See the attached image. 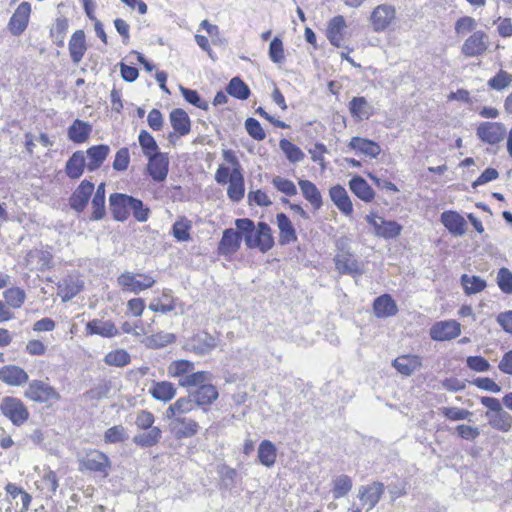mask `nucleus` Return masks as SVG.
I'll list each match as a JSON object with an SVG mask.
<instances>
[{
    "instance_id": "obj_1",
    "label": "nucleus",
    "mask_w": 512,
    "mask_h": 512,
    "mask_svg": "<svg viewBox=\"0 0 512 512\" xmlns=\"http://www.w3.org/2000/svg\"><path fill=\"white\" fill-rule=\"evenodd\" d=\"M225 164H220L214 174V179L219 185L227 186V197L232 202H240L245 195V179L240 161L236 153L231 150L222 152Z\"/></svg>"
},
{
    "instance_id": "obj_2",
    "label": "nucleus",
    "mask_w": 512,
    "mask_h": 512,
    "mask_svg": "<svg viewBox=\"0 0 512 512\" xmlns=\"http://www.w3.org/2000/svg\"><path fill=\"white\" fill-rule=\"evenodd\" d=\"M194 410L190 397H179L166 409L165 416L170 420L169 429L177 440L192 438L200 431L199 423L186 414Z\"/></svg>"
},
{
    "instance_id": "obj_3",
    "label": "nucleus",
    "mask_w": 512,
    "mask_h": 512,
    "mask_svg": "<svg viewBox=\"0 0 512 512\" xmlns=\"http://www.w3.org/2000/svg\"><path fill=\"white\" fill-rule=\"evenodd\" d=\"M179 385L184 388L196 387L188 396L191 398L194 407L197 406L207 412L218 400L219 391L211 383V374L208 371H197L179 380Z\"/></svg>"
},
{
    "instance_id": "obj_4",
    "label": "nucleus",
    "mask_w": 512,
    "mask_h": 512,
    "mask_svg": "<svg viewBox=\"0 0 512 512\" xmlns=\"http://www.w3.org/2000/svg\"><path fill=\"white\" fill-rule=\"evenodd\" d=\"M109 209L114 220L126 221L130 215L138 222H146L151 214L150 208L142 200L124 193H112L109 196Z\"/></svg>"
},
{
    "instance_id": "obj_5",
    "label": "nucleus",
    "mask_w": 512,
    "mask_h": 512,
    "mask_svg": "<svg viewBox=\"0 0 512 512\" xmlns=\"http://www.w3.org/2000/svg\"><path fill=\"white\" fill-rule=\"evenodd\" d=\"M235 226L243 233L247 248L266 253L274 247L273 232L266 222H258L255 225L249 218H238L235 220Z\"/></svg>"
},
{
    "instance_id": "obj_6",
    "label": "nucleus",
    "mask_w": 512,
    "mask_h": 512,
    "mask_svg": "<svg viewBox=\"0 0 512 512\" xmlns=\"http://www.w3.org/2000/svg\"><path fill=\"white\" fill-rule=\"evenodd\" d=\"M154 423L155 416L152 412L140 410L136 414L135 425L138 430H147V432L135 435L132 439L133 443L141 448L156 446L162 438V431L154 426Z\"/></svg>"
},
{
    "instance_id": "obj_7",
    "label": "nucleus",
    "mask_w": 512,
    "mask_h": 512,
    "mask_svg": "<svg viewBox=\"0 0 512 512\" xmlns=\"http://www.w3.org/2000/svg\"><path fill=\"white\" fill-rule=\"evenodd\" d=\"M79 471L90 473L95 476L106 478L111 471V460L102 451L98 449H89L78 459Z\"/></svg>"
},
{
    "instance_id": "obj_8",
    "label": "nucleus",
    "mask_w": 512,
    "mask_h": 512,
    "mask_svg": "<svg viewBox=\"0 0 512 512\" xmlns=\"http://www.w3.org/2000/svg\"><path fill=\"white\" fill-rule=\"evenodd\" d=\"M480 402L488 409L485 416L493 429L501 432H509L512 429V416L503 409L497 398L483 396Z\"/></svg>"
},
{
    "instance_id": "obj_9",
    "label": "nucleus",
    "mask_w": 512,
    "mask_h": 512,
    "mask_svg": "<svg viewBox=\"0 0 512 512\" xmlns=\"http://www.w3.org/2000/svg\"><path fill=\"white\" fill-rule=\"evenodd\" d=\"M155 284L156 279L151 273L124 271L117 277V285L124 293L139 294Z\"/></svg>"
},
{
    "instance_id": "obj_10",
    "label": "nucleus",
    "mask_w": 512,
    "mask_h": 512,
    "mask_svg": "<svg viewBox=\"0 0 512 512\" xmlns=\"http://www.w3.org/2000/svg\"><path fill=\"white\" fill-rule=\"evenodd\" d=\"M24 396L31 402L49 406L61 400V394L56 388L40 379L28 381Z\"/></svg>"
},
{
    "instance_id": "obj_11",
    "label": "nucleus",
    "mask_w": 512,
    "mask_h": 512,
    "mask_svg": "<svg viewBox=\"0 0 512 512\" xmlns=\"http://www.w3.org/2000/svg\"><path fill=\"white\" fill-rule=\"evenodd\" d=\"M0 412L16 427L24 425L30 418L26 404L15 396H5L1 399Z\"/></svg>"
},
{
    "instance_id": "obj_12",
    "label": "nucleus",
    "mask_w": 512,
    "mask_h": 512,
    "mask_svg": "<svg viewBox=\"0 0 512 512\" xmlns=\"http://www.w3.org/2000/svg\"><path fill=\"white\" fill-rule=\"evenodd\" d=\"M397 21L396 8L390 4L377 5L370 13L369 22L376 33L392 30Z\"/></svg>"
},
{
    "instance_id": "obj_13",
    "label": "nucleus",
    "mask_w": 512,
    "mask_h": 512,
    "mask_svg": "<svg viewBox=\"0 0 512 512\" xmlns=\"http://www.w3.org/2000/svg\"><path fill=\"white\" fill-rule=\"evenodd\" d=\"M366 222L373 228L374 234L383 239H395L402 233L403 227L394 220H385L376 212H370L365 216Z\"/></svg>"
},
{
    "instance_id": "obj_14",
    "label": "nucleus",
    "mask_w": 512,
    "mask_h": 512,
    "mask_svg": "<svg viewBox=\"0 0 512 512\" xmlns=\"http://www.w3.org/2000/svg\"><path fill=\"white\" fill-rule=\"evenodd\" d=\"M489 48V36L484 30H476L469 35L461 46V53L468 58L479 57Z\"/></svg>"
},
{
    "instance_id": "obj_15",
    "label": "nucleus",
    "mask_w": 512,
    "mask_h": 512,
    "mask_svg": "<svg viewBox=\"0 0 512 512\" xmlns=\"http://www.w3.org/2000/svg\"><path fill=\"white\" fill-rule=\"evenodd\" d=\"M326 37L334 47H344L350 38L348 27L344 16L337 15L331 18L327 24Z\"/></svg>"
},
{
    "instance_id": "obj_16",
    "label": "nucleus",
    "mask_w": 512,
    "mask_h": 512,
    "mask_svg": "<svg viewBox=\"0 0 512 512\" xmlns=\"http://www.w3.org/2000/svg\"><path fill=\"white\" fill-rule=\"evenodd\" d=\"M479 140L488 145H498L505 136V127L500 122H481L476 128Z\"/></svg>"
},
{
    "instance_id": "obj_17",
    "label": "nucleus",
    "mask_w": 512,
    "mask_h": 512,
    "mask_svg": "<svg viewBox=\"0 0 512 512\" xmlns=\"http://www.w3.org/2000/svg\"><path fill=\"white\" fill-rule=\"evenodd\" d=\"M243 233L238 229L227 228L223 231L222 237L217 246L218 255L231 257L241 247Z\"/></svg>"
},
{
    "instance_id": "obj_18",
    "label": "nucleus",
    "mask_w": 512,
    "mask_h": 512,
    "mask_svg": "<svg viewBox=\"0 0 512 512\" xmlns=\"http://www.w3.org/2000/svg\"><path fill=\"white\" fill-rule=\"evenodd\" d=\"M31 4L29 2H21L8 22V30L14 36H20L28 27L31 15Z\"/></svg>"
},
{
    "instance_id": "obj_19",
    "label": "nucleus",
    "mask_w": 512,
    "mask_h": 512,
    "mask_svg": "<svg viewBox=\"0 0 512 512\" xmlns=\"http://www.w3.org/2000/svg\"><path fill=\"white\" fill-rule=\"evenodd\" d=\"M335 269L342 275H361L363 273L362 264L355 255L349 251L341 250L334 257Z\"/></svg>"
},
{
    "instance_id": "obj_20",
    "label": "nucleus",
    "mask_w": 512,
    "mask_h": 512,
    "mask_svg": "<svg viewBox=\"0 0 512 512\" xmlns=\"http://www.w3.org/2000/svg\"><path fill=\"white\" fill-rule=\"evenodd\" d=\"M384 492V484L378 481L361 486L358 491V498L361 502L362 508L366 509V511L373 509L381 500Z\"/></svg>"
},
{
    "instance_id": "obj_21",
    "label": "nucleus",
    "mask_w": 512,
    "mask_h": 512,
    "mask_svg": "<svg viewBox=\"0 0 512 512\" xmlns=\"http://www.w3.org/2000/svg\"><path fill=\"white\" fill-rule=\"evenodd\" d=\"M429 334L435 341H449L461 334V325L456 320L438 321L430 328Z\"/></svg>"
},
{
    "instance_id": "obj_22",
    "label": "nucleus",
    "mask_w": 512,
    "mask_h": 512,
    "mask_svg": "<svg viewBox=\"0 0 512 512\" xmlns=\"http://www.w3.org/2000/svg\"><path fill=\"white\" fill-rule=\"evenodd\" d=\"M94 190L95 185L93 182L87 179L82 180L69 198L70 207L78 213L83 212L87 207Z\"/></svg>"
},
{
    "instance_id": "obj_23",
    "label": "nucleus",
    "mask_w": 512,
    "mask_h": 512,
    "mask_svg": "<svg viewBox=\"0 0 512 512\" xmlns=\"http://www.w3.org/2000/svg\"><path fill=\"white\" fill-rule=\"evenodd\" d=\"M169 121L173 131L168 138L172 142L173 138H180L191 132V120L188 113L182 108H175L169 114Z\"/></svg>"
},
{
    "instance_id": "obj_24",
    "label": "nucleus",
    "mask_w": 512,
    "mask_h": 512,
    "mask_svg": "<svg viewBox=\"0 0 512 512\" xmlns=\"http://www.w3.org/2000/svg\"><path fill=\"white\" fill-rule=\"evenodd\" d=\"M147 172L155 182H163L169 171V158L166 153L159 152L147 157Z\"/></svg>"
},
{
    "instance_id": "obj_25",
    "label": "nucleus",
    "mask_w": 512,
    "mask_h": 512,
    "mask_svg": "<svg viewBox=\"0 0 512 512\" xmlns=\"http://www.w3.org/2000/svg\"><path fill=\"white\" fill-rule=\"evenodd\" d=\"M0 381L7 386L20 387L28 383L29 375L24 368L7 364L0 367Z\"/></svg>"
},
{
    "instance_id": "obj_26",
    "label": "nucleus",
    "mask_w": 512,
    "mask_h": 512,
    "mask_svg": "<svg viewBox=\"0 0 512 512\" xmlns=\"http://www.w3.org/2000/svg\"><path fill=\"white\" fill-rule=\"evenodd\" d=\"M84 288V283L76 274H69L57 285V293L63 302H67L78 295Z\"/></svg>"
},
{
    "instance_id": "obj_27",
    "label": "nucleus",
    "mask_w": 512,
    "mask_h": 512,
    "mask_svg": "<svg viewBox=\"0 0 512 512\" xmlns=\"http://www.w3.org/2000/svg\"><path fill=\"white\" fill-rule=\"evenodd\" d=\"M328 192L331 201L337 209L344 216L352 217L354 212L353 203L346 189L342 185L336 184L331 186Z\"/></svg>"
},
{
    "instance_id": "obj_28",
    "label": "nucleus",
    "mask_w": 512,
    "mask_h": 512,
    "mask_svg": "<svg viewBox=\"0 0 512 512\" xmlns=\"http://www.w3.org/2000/svg\"><path fill=\"white\" fill-rule=\"evenodd\" d=\"M347 146L356 154L369 158H377L382 151L381 146L377 142L359 136L352 137Z\"/></svg>"
},
{
    "instance_id": "obj_29",
    "label": "nucleus",
    "mask_w": 512,
    "mask_h": 512,
    "mask_svg": "<svg viewBox=\"0 0 512 512\" xmlns=\"http://www.w3.org/2000/svg\"><path fill=\"white\" fill-rule=\"evenodd\" d=\"M88 49V45L86 42V34L84 30L78 29L70 37L68 43L69 55L74 64H79Z\"/></svg>"
},
{
    "instance_id": "obj_30",
    "label": "nucleus",
    "mask_w": 512,
    "mask_h": 512,
    "mask_svg": "<svg viewBox=\"0 0 512 512\" xmlns=\"http://www.w3.org/2000/svg\"><path fill=\"white\" fill-rule=\"evenodd\" d=\"M87 335H99L103 338H113L119 335V330L111 320L92 319L85 326Z\"/></svg>"
},
{
    "instance_id": "obj_31",
    "label": "nucleus",
    "mask_w": 512,
    "mask_h": 512,
    "mask_svg": "<svg viewBox=\"0 0 512 512\" xmlns=\"http://www.w3.org/2000/svg\"><path fill=\"white\" fill-rule=\"evenodd\" d=\"M372 309L375 317L389 318L395 316L399 309L397 303L390 294H382L376 297L372 304Z\"/></svg>"
},
{
    "instance_id": "obj_32",
    "label": "nucleus",
    "mask_w": 512,
    "mask_h": 512,
    "mask_svg": "<svg viewBox=\"0 0 512 512\" xmlns=\"http://www.w3.org/2000/svg\"><path fill=\"white\" fill-rule=\"evenodd\" d=\"M276 224L279 230V243L287 245L298 240L296 229L291 219L283 212L276 215Z\"/></svg>"
},
{
    "instance_id": "obj_33",
    "label": "nucleus",
    "mask_w": 512,
    "mask_h": 512,
    "mask_svg": "<svg viewBox=\"0 0 512 512\" xmlns=\"http://www.w3.org/2000/svg\"><path fill=\"white\" fill-rule=\"evenodd\" d=\"M440 220L444 227L455 236H462L466 232V220L454 210H447L441 214Z\"/></svg>"
},
{
    "instance_id": "obj_34",
    "label": "nucleus",
    "mask_w": 512,
    "mask_h": 512,
    "mask_svg": "<svg viewBox=\"0 0 512 512\" xmlns=\"http://www.w3.org/2000/svg\"><path fill=\"white\" fill-rule=\"evenodd\" d=\"M298 185L303 198L311 205L312 209L320 210L323 206V197L316 184L307 179H299Z\"/></svg>"
},
{
    "instance_id": "obj_35",
    "label": "nucleus",
    "mask_w": 512,
    "mask_h": 512,
    "mask_svg": "<svg viewBox=\"0 0 512 512\" xmlns=\"http://www.w3.org/2000/svg\"><path fill=\"white\" fill-rule=\"evenodd\" d=\"M351 117L355 121L368 120L374 115V108L363 96L353 97L348 104Z\"/></svg>"
},
{
    "instance_id": "obj_36",
    "label": "nucleus",
    "mask_w": 512,
    "mask_h": 512,
    "mask_svg": "<svg viewBox=\"0 0 512 512\" xmlns=\"http://www.w3.org/2000/svg\"><path fill=\"white\" fill-rule=\"evenodd\" d=\"M348 186L350 191L361 201L365 203H371L374 201L376 196L374 189L361 176H353L349 180Z\"/></svg>"
},
{
    "instance_id": "obj_37",
    "label": "nucleus",
    "mask_w": 512,
    "mask_h": 512,
    "mask_svg": "<svg viewBox=\"0 0 512 512\" xmlns=\"http://www.w3.org/2000/svg\"><path fill=\"white\" fill-rule=\"evenodd\" d=\"M392 366L403 376H411L422 366V358L414 354H404L393 360Z\"/></svg>"
},
{
    "instance_id": "obj_38",
    "label": "nucleus",
    "mask_w": 512,
    "mask_h": 512,
    "mask_svg": "<svg viewBox=\"0 0 512 512\" xmlns=\"http://www.w3.org/2000/svg\"><path fill=\"white\" fill-rule=\"evenodd\" d=\"M110 148L106 144L93 145L86 150L87 170L90 172L98 170L106 161Z\"/></svg>"
},
{
    "instance_id": "obj_39",
    "label": "nucleus",
    "mask_w": 512,
    "mask_h": 512,
    "mask_svg": "<svg viewBox=\"0 0 512 512\" xmlns=\"http://www.w3.org/2000/svg\"><path fill=\"white\" fill-rule=\"evenodd\" d=\"M87 168L85 155L81 150L75 151L65 164V174L71 180L79 179Z\"/></svg>"
},
{
    "instance_id": "obj_40",
    "label": "nucleus",
    "mask_w": 512,
    "mask_h": 512,
    "mask_svg": "<svg viewBox=\"0 0 512 512\" xmlns=\"http://www.w3.org/2000/svg\"><path fill=\"white\" fill-rule=\"evenodd\" d=\"M149 393L155 400L167 403L175 397L177 389L169 381H153Z\"/></svg>"
},
{
    "instance_id": "obj_41",
    "label": "nucleus",
    "mask_w": 512,
    "mask_h": 512,
    "mask_svg": "<svg viewBox=\"0 0 512 512\" xmlns=\"http://www.w3.org/2000/svg\"><path fill=\"white\" fill-rule=\"evenodd\" d=\"M92 132V127L89 123L75 119L69 126L67 134L70 141L75 144L85 143Z\"/></svg>"
},
{
    "instance_id": "obj_42",
    "label": "nucleus",
    "mask_w": 512,
    "mask_h": 512,
    "mask_svg": "<svg viewBox=\"0 0 512 512\" xmlns=\"http://www.w3.org/2000/svg\"><path fill=\"white\" fill-rule=\"evenodd\" d=\"M193 223L186 216H178L171 228V234L177 242H189L192 240Z\"/></svg>"
},
{
    "instance_id": "obj_43",
    "label": "nucleus",
    "mask_w": 512,
    "mask_h": 512,
    "mask_svg": "<svg viewBox=\"0 0 512 512\" xmlns=\"http://www.w3.org/2000/svg\"><path fill=\"white\" fill-rule=\"evenodd\" d=\"M258 460L265 467H272L277 461V448L270 440H263L258 446Z\"/></svg>"
},
{
    "instance_id": "obj_44",
    "label": "nucleus",
    "mask_w": 512,
    "mask_h": 512,
    "mask_svg": "<svg viewBox=\"0 0 512 512\" xmlns=\"http://www.w3.org/2000/svg\"><path fill=\"white\" fill-rule=\"evenodd\" d=\"M176 303L170 290H163L159 297L154 298L149 309L155 313H168L175 309Z\"/></svg>"
},
{
    "instance_id": "obj_45",
    "label": "nucleus",
    "mask_w": 512,
    "mask_h": 512,
    "mask_svg": "<svg viewBox=\"0 0 512 512\" xmlns=\"http://www.w3.org/2000/svg\"><path fill=\"white\" fill-rule=\"evenodd\" d=\"M58 477L52 470L45 472L37 482V489L46 497L51 498L58 488Z\"/></svg>"
},
{
    "instance_id": "obj_46",
    "label": "nucleus",
    "mask_w": 512,
    "mask_h": 512,
    "mask_svg": "<svg viewBox=\"0 0 512 512\" xmlns=\"http://www.w3.org/2000/svg\"><path fill=\"white\" fill-rule=\"evenodd\" d=\"M279 148L285 155L286 159L292 164L299 163L305 159V153L301 148L286 138L279 141Z\"/></svg>"
},
{
    "instance_id": "obj_47",
    "label": "nucleus",
    "mask_w": 512,
    "mask_h": 512,
    "mask_svg": "<svg viewBox=\"0 0 512 512\" xmlns=\"http://www.w3.org/2000/svg\"><path fill=\"white\" fill-rule=\"evenodd\" d=\"M167 370L170 377L177 378L179 381L191 373H194V363L185 359L174 360L169 364Z\"/></svg>"
},
{
    "instance_id": "obj_48",
    "label": "nucleus",
    "mask_w": 512,
    "mask_h": 512,
    "mask_svg": "<svg viewBox=\"0 0 512 512\" xmlns=\"http://www.w3.org/2000/svg\"><path fill=\"white\" fill-rule=\"evenodd\" d=\"M460 281L466 295L482 292L487 287L486 281L475 275L463 274Z\"/></svg>"
},
{
    "instance_id": "obj_49",
    "label": "nucleus",
    "mask_w": 512,
    "mask_h": 512,
    "mask_svg": "<svg viewBox=\"0 0 512 512\" xmlns=\"http://www.w3.org/2000/svg\"><path fill=\"white\" fill-rule=\"evenodd\" d=\"M5 491L8 497L12 500L16 499L17 497H20L21 507L19 509V512H27L29 510L32 501V497L29 493H27L14 483H8L5 486Z\"/></svg>"
},
{
    "instance_id": "obj_50",
    "label": "nucleus",
    "mask_w": 512,
    "mask_h": 512,
    "mask_svg": "<svg viewBox=\"0 0 512 512\" xmlns=\"http://www.w3.org/2000/svg\"><path fill=\"white\" fill-rule=\"evenodd\" d=\"M68 27V19L66 17H58L50 29V37L54 40L58 47H63Z\"/></svg>"
},
{
    "instance_id": "obj_51",
    "label": "nucleus",
    "mask_w": 512,
    "mask_h": 512,
    "mask_svg": "<svg viewBox=\"0 0 512 512\" xmlns=\"http://www.w3.org/2000/svg\"><path fill=\"white\" fill-rule=\"evenodd\" d=\"M103 361L107 366L125 367L130 364L131 356L126 350L119 348L108 352Z\"/></svg>"
},
{
    "instance_id": "obj_52",
    "label": "nucleus",
    "mask_w": 512,
    "mask_h": 512,
    "mask_svg": "<svg viewBox=\"0 0 512 512\" xmlns=\"http://www.w3.org/2000/svg\"><path fill=\"white\" fill-rule=\"evenodd\" d=\"M226 91L229 95L239 100H246L251 94L248 85L240 77L232 78Z\"/></svg>"
},
{
    "instance_id": "obj_53",
    "label": "nucleus",
    "mask_w": 512,
    "mask_h": 512,
    "mask_svg": "<svg viewBox=\"0 0 512 512\" xmlns=\"http://www.w3.org/2000/svg\"><path fill=\"white\" fill-rule=\"evenodd\" d=\"M352 479L348 475H340L333 480L332 493L335 499L346 496L352 489Z\"/></svg>"
},
{
    "instance_id": "obj_54",
    "label": "nucleus",
    "mask_w": 512,
    "mask_h": 512,
    "mask_svg": "<svg viewBox=\"0 0 512 512\" xmlns=\"http://www.w3.org/2000/svg\"><path fill=\"white\" fill-rule=\"evenodd\" d=\"M512 83V74L500 69L495 76L488 80L489 88L497 91L508 88Z\"/></svg>"
},
{
    "instance_id": "obj_55",
    "label": "nucleus",
    "mask_w": 512,
    "mask_h": 512,
    "mask_svg": "<svg viewBox=\"0 0 512 512\" xmlns=\"http://www.w3.org/2000/svg\"><path fill=\"white\" fill-rule=\"evenodd\" d=\"M138 141L146 157L159 153L158 144L148 131L141 130L138 136Z\"/></svg>"
},
{
    "instance_id": "obj_56",
    "label": "nucleus",
    "mask_w": 512,
    "mask_h": 512,
    "mask_svg": "<svg viewBox=\"0 0 512 512\" xmlns=\"http://www.w3.org/2000/svg\"><path fill=\"white\" fill-rule=\"evenodd\" d=\"M128 439L127 430L122 425H115L108 428L104 433V442L106 444L122 443Z\"/></svg>"
},
{
    "instance_id": "obj_57",
    "label": "nucleus",
    "mask_w": 512,
    "mask_h": 512,
    "mask_svg": "<svg viewBox=\"0 0 512 512\" xmlns=\"http://www.w3.org/2000/svg\"><path fill=\"white\" fill-rule=\"evenodd\" d=\"M271 183L277 191L288 197H293L297 194V187L290 179L281 176H275L273 177Z\"/></svg>"
},
{
    "instance_id": "obj_58",
    "label": "nucleus",
    "mask_w": 512,
    "mask_h": 512,
    "mask_svg": "<svg viewBox=\"0 0 512 512\" xmlns=\"http://www.w3.org/2000/svg\"><path fill=\"white\" fill-rule=\"evenodd\" d=\"M4 298L8 305L20 308L26 299L25 291L19 287H11L4 291Z\"/></svg>"
},
{
    "instance_id": "obj_59",
    "label": "nucleus",
    "mask_w": 512,
    "mask_h": 512,
    "mask_svg": "<svg viewBox=\"0 0 512 512\" xmlns=\"http://www.w3.org/2000/svg\"><path fill=\"white\" fill-rule=\"evenodd\" d=\"M477 21L471 16H462L458 18L454 25L457 36H465L468 33L476 31Z\"/></svg>"
},
{
    "instance_id": "obj_60",
    "label": "nucleus",
    "mask_w": 512,
    "mask_h": 512,
    "mask_svg": "<svg viewBox=\"0 0 512 512\" xmlns=\"http://www.w3.org/2000/svg\"><path fill=\"white\" fill-rule=\"evenodd\" d=\"M269 58L273 63L281 64L285 61V50L282 40L274 37L269 45Z\"/></svg>"
},
{
    "instance_id": "obj_61",
    "label": "nucleus",
    "mask_w": 512,
    "mask_h": 512,
    "mask_svg": "<svg viewBox=\"0 0 512 512\" xmlns=\"http://www.w3.org/2000/svg\"><path fill=\"white\" fill-rule=\"evenodd\" d=\"M130 164V151L128 147L120 148L114 156L112 167L117 172H124Z\"/></svg>"
},
{
    "instance_id": "obj_62",
    "label": "nucleus",
    "mask_w": 512,
    "mask_h": 512,
    "mask_svg": "<svg viewBox=\"0 0 512 512\" xmlns=\"http://www.w3.org/2000/svg\"><path fill=\"white\" fill-rule=\"evenodd\" d=\"M183 98L195 107L207 111L209 108L208 103L203 100L196 90L181 87L180 89Z\"/></svg>"
},
{
    "instance_id": "obj_63",
    "label": "nucleus",
    "mask_w": 512,
    "mask_h": 512,
    "mask_svg": "<svg viewBox=\"0 0 512 512\" xmlns=\"http://www.w3.org/2000/svg\"><path fill=\"white\" fill-rule=\"evenodd\" d=\"M245 128L249 136L256 141H263L266 138L264 129L260 122L255 118H247L245 121Z\"/></svg>"
},
{
    "instance_id": "obj_64",
    "label": "nucleus",
    "mask_w": 512,
    "mask_h": 512,
    "mask_svg": "<svg viewBox=\"0 0 512 512\" xmlns=\"http://www.w3.org/2000/svg\"><path fill=\"white\" fill-rule=\"evenodd\" d=\"M497 283L502 292L506 294H511L512 272L508 268H501L498 272Z\"/></svg>"
}]
</instances>
